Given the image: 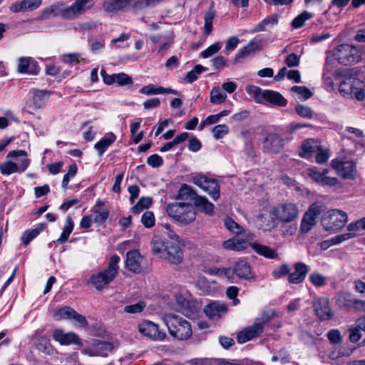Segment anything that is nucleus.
<instances>
[{
    "instance_id": "nucleus-1",
    "label": "nucleus",
    "mask_w": 365,
    "mask_h": 365,
    "mask_svg": "<svg viewBox=\"0 0 365 365\" xmlns=\"http://www.w3.org/2000/svg\"><path fill=\"white\" fill-rule=\"evenodd\" d=\"M165 227L170 239L165 240L160 237H155L151 242L153 253L171 264H178L183 260L180 237L170 230L169 225H165Z\"/></svg>"
},
{
    "instance_id": "nucleus-2",
    "label": "nucleus",
    "mask_w": 365,
    "mask_h": 365,
    "mask_svg": "<svg viewBox=\"0 0 365 365\" xmlns=\"http://www.w3.org/2000/svg\"><path fill=\"white\" fill-rule=\"evenodd\" d=\"M92 1L93 0H78L72 5L67 7H63L61 4L52 5L42 11L40 19L45 20L48 19L51 16H61L66 19H75L93 6V4L88 6V4Z\"/></svg>"
},
{
    "instance_id": "nucleus-3",
    "label": "nucleus",
    "mask_w": 365,
    "mask_h": 365,
    "mask_svg": "<svg viewBox=\"0 0 365 365\" xmlns=\"http://www.w3.org/2000/svg\"><path fill=\"white\" fill-rule=\"evenodd\" d=\"M357 72L356 68L344 71L339 91L344 96L352 95L358 101H363L365 98V83L356 77Z\"/></svg>"
},
{
    "instance_id": "nucleus-4",
    "label": "nucleus",
    "mask_w": 365,
    "mask_h": 365,
    "mask_svg": "<svg viewBox=\"0 0 365 365\" xmlns=\"http://www.w3.org/2000/svg\"><path fill=\"white\" fill-rule=\"evenodd\" d=\"M120 257L113 255L110 258L108 266L104 270L93 274L88 281L97 291H102L107 288L118 273V263Z\"/></svg>"
},
{
    "instance_id": "nucleus-5",
    "label": "nucleus",
    "mask_w": 365,
    "mask_h": 365,
    "mask_svg": "<svg viewBox=\"0 0 365 365\" xmlns=\"http://www.w3.org/2000/svg\"><path fill=\"white\" fill-rule=\"evenodd\" d=\"M165 211L169 217L183 225L191 223L196 217L195 208L189 202L169 203L165 207Z\"/></svg>"
},
{
    "instance_id": "nucleus-6",
    "label": "nucleus",
    "mask_w": 365,
    "mask_h": 365,
    "mask_svg": "<svg viewBox=\"0 0 365 365\" xmlns=\"http://www.w3.org/2000/svg\"><path fill=\"white\" fill-rule=\"evenodd\" d=\"M169 333L179 340H186L192 334V328L190 322L182 317L175 314H166L164 317Z\"/></svg>"
},
{
    "instance_id": "nucleus-7",
    "label": "nucleus",
    "mask_w": 365,
    "mask_h": 365,
    "mask_svg": "<svg viewBox=\"0 0 365 365\" xmlns=\"http://www.w3.org/2000/svg\"><path fill=\"white\" fill-rule=\"evenodd\" d=\"M332 55L339 63L348 66L359 62L361 56L359 50L349 44H341L333 50Z\"/></svg>"
},
{
    "instance_id": "nucleus-8",
    "label": "nucleus",
    "mask_w": 365,
    "mask_h": 365,
    "mask_svg": "<svg viewBox=\"0 0 365 365\" xmlns=\"http://www.w3.org/2000/svg\"><path fill=\"white\" fill-rule=\"evenodd\" d=\"M347 220L345 212L334 209L324 214L322 219V225L327 231H336L345 226Z\"/></svg>"
},
{
    "instance_id": "nucleus-9",
    "label": "nucleus",
    "mask_w": 365,
    "mask_h": 365,
    "mask_svg": "<svg viewBox=\"0 0 365 365\" xmlns=\"http://www.w3.org/2000/svg\"><path fill=\"white\" fill-rule=\"evenodd\" d=\"M192 182L207 192L213 200H217L220 197V187L217 180L202 174H197L192 177Z\"/></svg>"
},
{
    "instance_id": "nucleus-10",
    "label": "nucleus",
    "mask_w": 365,
    "mask_h": 365,
    "mask_svg": "<svg viewBox=\"0 0 365 365\" xmlns=\"http://www.w3.org/2000/svg\"><path fill=\"white\" fill-rule=\"evenodd\" d=\"M271 215L273 219L282 222H292L298 217L299 207L292 202L279 204L272 208Z\"/></svg>"
},
{
    "instance_id": "nucleus-11",
    "label": "nucleus",
    "mask_w": 365,
    "mask_h": 365,
    "mask_svg": "<svg viewBox=\"0 0 365 365\" xmlns=\"http://www.w3.org/2000/svg\"><path fill=\"white\" fill-rule=\"evenodd\" d=\"M269 319L270 317L267 314L264 313L260 319H256L253 325L246 327L237 334V342L243 344L259 336L263 332L264 324Z\"/></svg>"
},
{
    "instance_id": "nucleus-12",
    "label": "nucleus",
    "mask_w": 365,
    "mask_h": 365,
    "mask_svg": "<svg viewBox=\"0 0 365 365\" xmlns=\"http://www.w3.org/2000/svg\"><path fill=\"white\" fill-rule=\"evenodd\" d=\"M331 165L337 175L342 178L346 180H354L356 178V165L354 161H344L335 158L331 160Z\"/></svg>"
},
{
    "instance_id": "nucleus-13",
    "label": "nucleus",
    "mask_w": 365,
    "mask_h": 365,
    "mask_svg": "<svg viewBox=\"0 0 365 365\" xmlns=\"http://www.w3.org/2000/svg\"><path fill=\"white\" fill-rule=\"evenodd\" d=\"M328 170H321L317 167H312L307 170V176L319 185L329 187L335 186L339 182L338 179L328 176Z\"/></svg>"
},
{
    "instance_id": "nucleus-14",
    "label": "nucleus",
    "mask_w": 365,
    "mask_h": 365,
    "mask_svg": "<svg viewBox=\"0 0 365 365\" xmlns=\"http://www.w3.org/2000/svg\"><path fill=\"white\" fill-rule=\"evenodd\" d=\"M176 302L179 311L185 316L191 317L199 310V305L196 300L189 294L176 295Z\"/></svg>"
},
{
    "instance_id": "nucleus-15",
    "label": "nucleus",
    "mask_w": 365,
    "mask_h": 365,
    "mask_svg": "<svg viewBox=\"0 0 365 365\" xmlns=\"http://www.w3.org/2000/svg\"><path fill=\"white\" fill-rule=\"evenodd\" d=\"M138 331L153 341H163L166 337L165 332L159 330L158 324L148 320H143L139 323Z\"/></svg>"
},
{
    "instance_id": "nucleus-16",
    "label": "nucleus",
    "mask_w": 365,
    "mask_h": 365,
    "mask_svg": "<svg viewBox=\"0 0 365 365\" xmlns=\"http://www.w3.org/2000/svg\"><path fill=\"white\" fill-rule=\"evenodd\" d=\"M285 144L284 139L279 134L269 133L263 140V150L267 153H280Z\"/></svg>"
},
{
    "instance_id": "nucleus-17",
    "label": "nucleus",
    "mask_w": 365,
    "mask_h": 365,
    "mask_svg": "<svg viewBox=\"0 0 365 365\" xmlns=\"http://www.w3.org/2000/svg\"><path fill=\"white\" fill-rule=\"evenodd\" d=\"M227 311V306L222 302H213L205 306L204 312L211 319H218Z\"/></svg>"
},
{
    "instance_id": "nucleus-18",
    "label": "nucleus",
    "mask_w": 365,
    "mask_h": 365,
    "mask_svg": "<svg viewBox=\"0 0 365 365\" xmlns=\"http://www.w3.org/2000/svg\"><path fill=\"white\" fill-rule=\"evenodd\" d=\"M113 345L108 341H98L92 348L86 349L84 352L91 356H99L106 357L112 352Z\"/></svg>"
},
{
    "instance_id": "nucleus-19",
    "label": "nucleus",
    "mask_w": 365,
    "mask_h": 365,
    "mask_svg": "<svg viewBox=\"0 0 365 365\" xmlns=\"http://www.w3.org/2000/svg\"><path fill=\"white\" fill-rule=\"evenodd\" d=\"M143 257L138 250H131L126 255L125 264L128 270L134 273H140L142 267Z\"/></svg>"
},
{
    "instance_id": "nucleus-20",
    "label": "nucleus",
    "mask_w": 365,
    "mask_h": 365,
    "mask_svg": "<svg viewBox=\"0 0 365 365\" xmlns=\"http://www.w3.org/2000/svg\"><path fill=\"white\" fill-rule=\"evenodd\" d=\"M105 202L97 200L94 206L91 208V212L94 215L93 222L98 225H103L108 218L109 210L106 207H103Z\"/></svg>"
},
{
    "instance_id": "nucleus-21",
    "label": "nucleus",
    "mask_w": 365,
    "mask_h": 365,
    "mask_svg": "<svg viewBox=\"0 0 365 365\" xmlns=\"http://www.w3.org/2000/svg\"><path fill=\"white\" fill-rule=\"evenodd\" d=\"M263 105L270 104L275 106L284 107L287 105V100L279 92L272 90H264Z\"/></svg>"
},
{
    "instance_id": "nucleus-22",
    "label": "nucleus",
    "mask_w": 365,
    "mask_h": 365,
    "mask_svg": "<svg viewBox=\"0 0 365 365\" xmlns=\"http://www.w3.org/2000/svg\"><path fill=\"white\" fill-rule=\"evenodd\" d=\"M6 158L16 159L17 167L19 168V173L25 172L31 163V160L28 158L27 153L24 150H11L9 152Z\"/></svg>"
},
{
    "instance_id": "nucleus-23",
    "label": "nucleus",
    "mask_w": 365,
    "mask_h": 365,
    "mask_svg": "<svg viewBox=\"0 0 365 365\" xmlns=\"http://www.w3.org/2000/svg\"><path fill=\"white\" fill-rule=\"evenodd\" d=\"M316 314L322 320H328L333 317L329 307V300L327 298H320L314 303Z\"/></svg>"
},
{
    "instance_id": "nucleus-24",
    "label": "nucleus",
    "mask_w": 365,
    "mask_h": 365,
    "mask_svg": "<svg viewBox=\"0 0 365 365\" xmlns=\"http://www.w3.org/2000/svg\"><path fill=\"white\" fill-rule=\"evenodd\" d=\"M294 272L292 273L289 272L288 276V282L290 284H300L306 278V276L309 272V269L307 264L303 262H297L294 265Z\"/></svg>"
},
{
    "instance_id": "nucleus-25",
    "label": "nucleus",
    "mask_w": 365,
    "mask_h": 365,
    "mask_svg": "<svg viewBox=\"0 0 365 365\" xmlns=\"http://www.w3.org/2000/svg\"><path fill=\"white\" fill-rule=\"evenodd\" d=\"M17 70L21 73L37 74L39 67L32 57H21L19 59Z\"/></svg>"
},
{
    "instance_id": "nucleus-26",
    "label": "nucleus",
    "mask_w": 365,
    "mask_h": 365,
    "mask_svg": "<svg viewBox=\"0 0 365 365\" xmlns=\"http://www.w3.org/2000/svg\"><path fill=\"white\" fill-rule=\"evenodd\" d=\"M53 337L61 345H69L71 344L77 345L81 344V341L78 335L73 332L65 333L61 329H56L53 331Z\"/></svg>"
},
{
    "instance_id": "nucleus-27",
    "label": "nucleus",
    "mask_w": 365,
    "mask_h": 365,
    "mask_svg": "<svg viewBox=\"0 0 365 365\" xmlns=\"http://www.w3.org/2000/svg\"><path fill=\"white\" fill-rule=\"evenodd\" d=\"M133 1V0H104L103 9L106 13L113 15L128 6Z\"/></svg>"
},
{
    "instance_id": "nucleus-28",
    "label": "nucleus",
    "mask_w": 365,
    "mask_h": 365,
    "mask_svg": "<svg viewBox=\"0 0 365 365\" xmlns=\"http://www.w3.org/2000/svg\"><path fill=\"white\" fill-rule=\"evenodd\" d=\"M321 148L319 142L314 139H308L303 142L299 155L304 158H310L319 151Z\"/></svg>"
},
{
    "instance_id": "nucleus-29",
    "label": "nucleus",
    "mask_w": 365,
    "mask_h": 365,
    "mask_svg": "<svg viewBox=\"0 0 365 365\" xmlns=\"http://www.w3.org/2000/svg\"><path fill=\"white\" fill-rule=\"evenodd\" d=\"M231 274H235L239 278L250 279L252 277L251 269L249 264L245 261L240 259L237 261Z\"/></svg>"
},
{
    "instance_id": "nucleus-30",
    "label": "nucleus",
    "mask_w": 365,
    "mask_h": 365,
    "mask_svg": "<svg viewBox=\"0 0 365 365\" xmlns=\"http://www.w3.org/2000/svg\"><path fill=\"white\" fill-rule=\"evenodd\" d=\"M260 44V40L257 41L254 39L250 41L247 46L239 50V51L235 56L234 63H240L242 60L244 59L246 56H247L251 51L258 49Z\"/></svg>"
},
{
    "instance_id": "nucleus-31",
    "label": "nucleus",
    "mask_w": 365,
    "mask_h": 365,
    "mask_svg": "<svg viewBox=\"0 0 365 365\" xmlns=\"http://www.w3.org/2000/svg\"><path fill=\"white\" fill-rule=\"evenodd\" d=\"M115 140L116 136L113 133H108L95 144L94 148L98 151L99 155H102Z\"/></svg>"
},
{
    "instance_id": "nucleus-32",
    "label": "nucleus",
    "mask_w": 365,
    "mask_h": 365,
    "mask_svg": "<svg viewBox=\"0 0 365 365\" xmlns=\"http://www.w3.org/2000/svg\"><path fill=\"white\" fill-rule=\"evenodd\" d=\"M140 93L142 94L147 95V96L164 94V93H170V94H174V95L178 94V91L174 89L165 88L161 86H155L153 84H149L148 86H143L140 90Z\"/></svg>"
},
{
    "instance_id": "nucleus-33",
    "label": "nucleus",
    "mask_w": 365,
    "mask_h": 365,
    "mask_svg": "<svg viewBox=\"0 0 365 365\" xmlns=\"http://www.w3.org/2000/svg\"><path fill=\"white\" fill-rule=\"evenodd\" d=\"M250 247L255 250L256 253L266 258L275 259L278 256L277 250L272 249L268 246L253 242L250 244Z\"/></svg>"
},
{
    "instance_id": "nucleus-34",
    "label": "nucleus",
    "mask_w": 365,
    "mask_h": 365,
    "mask_svg": "<svg viewBox=\"0 0 365 365\" xmlns=\"http://www.w3.org/2000/svg\"><path fill=\"white\" fill-rule=\"evenodd\" d=\"M198 196L199 195L190 186L186 184H182L180 187L175 198L177 200H192L195 202Z\"/></svg>"
},
{
    "instance_id": "nucleus-35",
    "label": "nucleus",
    "mask_w": 365,
    "mask_h": 365,
    "mask_svg": "<svg viewBox=\"0 0 365 365\" xmlns=\"http://www.w3.org/2000/svg\"><path fill=\"white\" fill-rule=\"evenodd\" d=\"M32 93L33 103L35 107L41 108L45 105L51 93L48 91L34 89Z\"/></svg>"
},
{
    "instance_id": "nucleus-36",
    "label": "nucleus",
    "mask_w": 365,
    "mask_h": 365,
    "mask_svg": "<svg viewBox=\"0 0 365 365\" xmlns=\"http://www.w3.org/2000/svg\"><path fill=\"white\" fill-rule=\"evenodd\" d=\"M195 206L201 212L211 215L214 212L215 206L205 197L199 195L194 202Z\"/></svg>"
},
{
    "instance_id": "nucleus-37",
    "label": "nucleus",
    "mask_w": 365,
    "mask_h": 365,
    "mask_svg": "<svg viewBox=\"0 0 365 365\" xmlns=\"http://www.w3.org/2000/svg\"><path fill=\"white\" fill-rule=\"evenodd\" d=\"M278 24L277 15H272L264 19L261 22L256 25L252 32L264 31L273 27Z\"/></svg>"
},
{
    "instance_id": "nucleus-38",
    "label": "nucleus",
    "mask_w": 365,
    "mask_h": 365,
    "mask_svg": "<svg viewBox=\"0 0 365 365\" xmlns=\"http://www.w3.org/2000/svg\"><path fill=\"white\" fill-rule=\"evenodd\" d=\"M222 247L227 250L240 251L246 248V242L242 240L230 239L223 242Z\"/></svg>"
},
{
    "instance_id": "nucleus-39",
    "label": "nucleus",
    "mask_w": 365,
    "mask_h": 365,
    "mask_svg": "<svg viewBox=\"0 0 365 365\" xmlns=\"http://www.w3.org/2000/svg\"><path fill=\"white\" fill-rule=\"evenodd\" d=\"M246 92L253 98L254 101L257 103L262 104L263 103V96H264V90L261 89L259 87L250 85L247 86L245 88Z\"/></svg>"
},
{
    "instance_id": "nucleus-40",
    "label": "nucleus",
    "mask_w": 365,
    "mask_h": 365,
    "mask_svg": "<svg viewBox=\"0 0 365 365\" xmlns=\"http://www.w3.org/2000/svg\"><path fill=\"white\" fill-rule=\"evenodd\" d=\"M215 16V12L212 7H210L205 14L204 34L206 36L210 34L212 31V22Z\"/></svg>"
},
{
    "instance_id": "nucleus-41",
    "label": "nucleus",
    "mask_w": 365,
    "mask_h": 365,
    "mask_svg": "<svg viewBox=\"0 0 365 365\" xmlns=\"http://www.w3.org/2000/svg\"><path fill=\"white\" fill-rule=\"evenodd\" d=\"M17 163L11 160H6L0 165V173L4 175H9L15 173H19Z\"/></svg>"
},
{
    "instance_id": "nucleus-42",
    "label": "nucleus",
    "mask_w": 365,
    "mask_h": 365,
    "mask_svg": "<svg viewBox=\"0 0 365 365\" xmlns=\"http://www.w3.org/2000/svg\"><path fill=\"white\" fill-rule=\"evenodd\" d=\"M354 297L349 294H339L336 299V304L341 308H351Z\"/></svg>"
},
{
    "instance_id": "nucleus-43",
    "label": "nucleus",
    "mask_w": 365,
    "mask_h": 365,
    "mask_svg": "<svg viewBox=\"0 0 365 365\" xmlns=\"http://www.w3.org/2000/svg\"><path fill=\"white\" fill-rule=\"evenodd\" d=\"M312 13L304 11L293 19L292 25L294 29H299L304 26V23L307 20L312 19Z\"/></svg>"
},
{
    "instance_id": "nucleus-44",
    "label": "nucleus",
    "mask_w": 365,
    "mask_h": 365,
    "mask_svg": "<svg viewBox=\"0 0 365 365\" xmlns=\"http://www.w3.org/2000/svg\"><path fill=\"white\" fill-rule=\"evenodd\" d=\"M226 93L219 88H214L210 91V102L213 104H220L226 100Z\"/></svg>"
},
{
    "instance_id": "nucleus-45",
    "label": "nucleus",
    "mask_w": 365,
    "mask_h": 365,
    "mask_svg": "<svg viewBox=\"0 0 365 365\" xmlns=\"http://www.w3.org/2000/svg\"><path fill=\"white\" fill-rule=\"evenodd\" d=\"M152 204V198L150 197H141L137 204L132 207V211L135 214H138L144 209L148 208Z\"/></svg>"
},
{
    "instance_id": "nucleus-46",
    "label": "nucleus",
    "mask_w": 365,
    "mask_h": 365,
    "mask_svg": "<svg viewBox=\"0 0 365 365\" xmlns=\"http://www.w3.org/2000/svg\"><path fill=\"white\" fill-rule=\"evenodd\" d=\"M206 68L201 65H196L194 68L189 71L185 76L184 80L189 83L195 81L198 76L202 73Z\"/></svg>"
},
{
    "instance_id": "nucleus-47",
    "label": "nucleus",
    "mask_w": 365,
    "mask_h": 365,
    "mask_svg": "<svg viewBox=\"0 0 365 365\" xmlns=\"http://www.w3.org/2000/svg\"><path fill=\"white\" fill-rule=\"evenodd\" d=\"M73 313L74 309L68 307H64L56 309L55 311L53 317L56 320L71 319Z\"/></svg>"
},
{
    "instance_id": "nucleus-48",
    "label": "nucleus",
    "mask_w": 365,
    "mask_h": 365,
    "mask_svg": "<svg viewBox=\"0 0 365 365\" xmlns=\"http://www.w3.org/2000/svg\"><path fill=\"white\" fill-rule=\"evenodd\" d=\"M231 268H219V267H210L205 270V272L210 275H215L218 277L225 276L230 278L231 274Z\"/></svg>"
},
{
    "instance_id": "nucleus-49",
    "label": "nucleus",
    "mask_w": 365,
    "mask_h": 365,
    "mask_svg": "<svg viewBox=\"0 0 365 365\" xmlns=\"http://www.w3.org/2000/svg\"><path fill=\"white\" fill-rule=\"evenodd\" d=\"M315 224L316 218L305 213L301 223V231L304 233L308 232Z\"/></svg>"
},
{
    "instance_id": "nucleus-50",
    "label": "nucleus",
    "mask_w": 365,
    "mask_h": 365,
    "mask_svg": "<svg viewBox=\"0 0 365 365\" xmlns=\"http://www.w3.org/2000/svg\"><path fill=\"white\" fill-rule=\"evenodd\" d=\"M291 91L297 93L303 101L310 98L313 95L312 91L305 86H294L292 87Z\"/></svg>"
},
{
    "instance_id": "nucleus-51",
    "label": "nucleus",
    "mask_w": 365,
    "mask_h": 365,
    "mask_svg": "<svg viewBox=\"0 0 365 365\" xmlns=\"http://www.w3.org/2000/svg\"><path fill=\"white\" fill-rule=\"evenodd\" d=\"M146 304L143 302H139L134 304L127 305L124 307L123 312L128 314H138L142 312Z\"/></svg>"
},
{
    "instance_id": "nucleus-52",
    "label": "nucleus",
    "mask_w": 365,
    "mask_h": 365,
    "mask_svg": "<svg viewBox=\"0 0 365 365\" xmlns=\"http://www.w3.org/2000/svg\"><path fill=\"white\" fill-rule=\"evenodd\" d=\"M295 111L299 116L304 118L311 119L313 115V111L311 108L302 104H298L295 106Z\"/></svg>"
},
{
    "instance_id": "nucleus-53",
    "label": "nucleus",
    "mask_w": 365,
    "mask_h": 365,
    "mask_svg": "<svg viewBox=\"0 0 365 365\" xmlns=\"http://www.w3.org/2000/svg\"><path fill=\"white\" fill-rule=\"evenodd\" d=\"M228 132L229 128L225 124L215 125L212 129L213 137L217 140L222 138Z\"/></svg>"
},
{
    "instance_id": "nucleus-54",
    "label": "nucleus",
    "mask_w": 365,
    "mask_h": 365,
    "mask_svg": "<svg viewBox=\"0 0 365 365\" xmlns=\"http://www.w3.org/2000/svg\"><path fill=\"white\" fill-rule=\"evenodd\" d=\"M226 228L235 234H240L242 227L230 217H226L224 220Z\"/></svg>"
},
{
    "instance_id": "nucleus-55",
    "label": "nucleus",
    "mask_w": 365,
    "mask_h": 365,
    "mask_svg": "<svg viewBox=\"0 0 365 365\" xmlns=\"http://www.w3.org/2000/svg\"><path fill=\"white\" fill-rule=\"evenodd\" d=\"M290 269L287 264H282L272 271V276L274 279H280L287 275L289 276Z\"/></svg>"
},
{
    "instance_id": "nucleus-56",
    "label": "nucleus",
    "mask_w": 365,
    "mask_h": 365,
    "mask_svg": "<svg viewBox=\"0 0 365 365\" xmlns=\"http://www.w3.org/2000/svg\"><path fill=\"white\" fill-rule=\"evenodd\" d=\"M222 47V45L220 42H216L213 44H212L211 46H210L208 48H207L205 50H204L203 51H202L200 53V56H202V58H209L210 56H212V55L215 54L216 53H217L220 49Z\"/></svg>"
},
{
    "instance_id": "nucleus-57",
    "label": "nucleus",
    "mask_w": 365,
    "mask_h": 365,
    "mask_svg": "<svg viewBox=\"0 0 365 365\" xmlns=\"http://www.w3.org/2000/svg\"><path fill=\"white\" fill-rule=\"evenodd\" d=\"M327 337L331 344H339L342 341V337L338 329H331L327 334Z\"/></svg>"
},
{
    "instance_id": "nucleus-58",
    "label": "nucleus",
    "mask_w": 365,
    "mask_h": 365,
    "mask_svg": "<svg viewBox=\"0 0 365 365\" xmlns=\"http://www.w3.org/2000/svg\"><path fill=\"white\" fill-rule=\"evenodd\" d=\"M141 222L145 227H152L155 225V217L153 212H145L141 217Z\"/></svg>"
},
{
    "instance_id": "nucleus-59",
    "label": "nucleus",
    "mask_w": 365,
    "mask_h": 365,
    "mask_svg": "<svg viewBox=\"0 0 365 365\" xmlns=\"http://www.w3.org/2000/svg\"><path fill=\"white\" fill-rule=\"evenodd\" d=\"M173 34L171 32L163 34V41L161 42L162 44L158 50L159 53L163 52L170 47V45L173 41Z\"/></svg>"
},
{
    "instance_id": "nucleus-60",
    "label": "nucleus",
    "mask_w": 365,
    "mask_h": 365,
    "mask_svg": "<svg viewBox=\"0 0 365 365\" xmlns=\"http://www.w3.org/2000/svg\"><path fill=\"white\" fill-rule=\"evenodd\" d=\"M310 282L316 287H322L326 282V278L319 273L314 272L309 276Z\"/></svg>"
},
{
    "instance_id": "nucleus-61",
    "label": "nucleus",
    "mask_w": 365,
    "mask_h": 365,
    "mask_svg": "<svg viewBox=\"0 0 365 365\" xmlns=\"http://www.w3.org/2000/svg\"><path fill=\"white\" fill-rule=\"evenodd\" d=\"M356 326L351 327L349 329V340L351 342H357L359 341L361 338V331H362L361 329L359 328L358 324L356 322L355 323Z\"/></svg>"
},
{
    "instance_id": "nucleus-62",
    "label": "nucleus",
    "mask_w": 365,
    "mask_h": 365,
    "mask_svg": "<svg viewBox=\"0 0 365 365\" xmlns=\"http://www.w3.org/2000/svg\"><path fill=\"white\" fill-rule=\"evenodd\" d=\"M27 6H28L27 0H23L20 2H16V3L12 4L9 7V10L14 13H18V12H21V11L24 12L26 11H29V8H27Z\"/></svg>"
},
{
    "instance_id": "nucleus-63",
    "label": "nucleus",
    "mask_w": 365,
    "mask_h": 365,
    "mask_svg": "<svg viewBox=\"0 0 365 365\" xmlns=\"http://www.w3.org/2000/svg\"><path fill=\"white\" fill-rule=\"evenodd\" d=\"M115 83L119 86L131 85L133 81L131 77L124 73H115Z\"/></svg>"
},
{
    "instance_id": "nucleus-64",
    "label": "nucleus",
    "mask_w": 365,
    "mask_h": 365,
    "mask_svg": "<svg viewBox=\"0 0 365 365\" xmlns=\"http://www.w3.org/2000/svg\"><path fill=\"white\" fill-rule=\"evenodd\" d=\"M38 235L36 234V232H35L33 229L27 230L25 232H24L21 237V240L22 243L26 246L31 242V240H33Z\"/></svg>"
}]
</instances>
